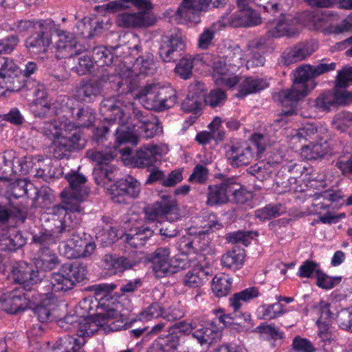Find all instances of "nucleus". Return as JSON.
Returning a JSON list of instances; mask_svg holds the SVG:
<instances>
[{
	"label": "nucleus",
	"instance_id": "obj_13",
	"mask_svg": "<svg viewBox=\"0 0 352 352\" xmlns=\"http://www.w3.org/2000/svg\"><path fill=\"white\" fill-rule=\"evenodd\" d=\"M331 16L332 14L329 11L313 10L302 12L300 19L305 25L316 30L324 31L329 28L330 32L340 34L352 30V14L336 25H329Z\"/></svg>",
	"mask_w": 352,
	"mask_h": 352
},
{
	"label": "nucleus",
	"instance_id": "obj_9",
	"mask_svg": "<svg viewBox=\"0 0 352 352\" xmlns=\"http://www.w3.org/2000/svg\"><path fill=\"white\" fill-rule=\"evenodd\" d=\"M145 216L149 221H164L160 228V234L166 237L177 235L176 228L171 222L179 218V208L176 200L168 195H163L160 199L145 209Z\"/></svg>",
	"mask_w": 352,
	"mask_h": 352
},
{
	"label": "nucleus",
	"instance_id": "obj_16",
	"mask_svg": "<svg viewBox=\"0 0 352 352\" xmlns=\"http://www.w3.org/2000/svg\"><path fill=\"white\" fill-rule=\"evenodd\" d=\"M185 261V258H171L168 248H157L153 258L154 273L159 278L175 274L186 267Z\"/></svg>",
	"mask_w": 352,
	"mask_h": 352
},
{
	"label": "nucleus",
	"instance_id": "obj_64",
	"mask_svg": "<svg viewBox=\"0 0 352 352\" xmlns=\"http://www.w3.org/2000/svg\"><path fill=\"white\" fill-rule=\"evenodd\" d=\"M333 124L336 129L345 131L352 126V113L342 112L337 114L333 118Z\"/></svg>",
	"mask_w": 352,
	"mask_h": 352
},
{
	"label": "nucleus",
	"instance_id": "obj_45",
	"mask_svg": "<svg viewBox=\"0 0 352 352\" xmlns=\"http://www.w3.org/2000/svg\"><path fill=\"white\" fill-rule=\"evenodd\" d=\"M327 141L320 143H310L301 148V155L307 160H316L322 157L329 152Z\"/></svg>",
	"mask_w": 352,
	"mask_h": 352
},
{
	"label": "nucleus",
	"instance_id": "obj_18",
	"mask_svg": "<svg viewBox=\"0 0 352 352\" xmlns=\"http://www.w3.org/2000/svg\"><path fill=\"white\" fill-rule=\"evenodd\" d=\"M43 161L41 155L25 156L22 159H16L15 152L9 150L0 155V170L4 174L8 175L15 171L14 167L18 164L20 170L28 172L30 169H41L40 163Z\"/></svg>",
	"mask_w": 352,
	"mask_h": 352
},
{
	"label": "nucleus",
	"instance_id": "obj_59",
	"mask_svg": "<svg viewBox=\"0 0 352 352\" xmlns=\"http://www.w3.org/2000/svg\"><path fill=\"white\" fill-rule=\"evenodd\" d=\"M320 265L314 261L307 260L300 267L298 276L301 278L317 277L320 272Z\"/></svg>",
	"mask_w": 352,
	"mask_h": 352
},
{
	"label": "nucleus",
	"instance_id": "obj_50",
	"mask_svg": "<svg viewBox=\"0 0 352 352\" xmlns=\"http://www.w3.org/2000/svg\"><path fill=\"white\" fill-rule=\"evenodd\" d=\"M101 86L90 82L82 85L77 90L78 98L85 102L94 101L101 93Z\"/></svg>",
	"mask_w": 352,
	"mask_h": 352
},
{
	"label": "nucleus",
	"instance_id": "obj_34",
	"mask_svg": "<svg viewBox=\"0 0 352 352\" xmlns=\"http://www.w3.org/2000/svg\"><path fill=\"white\" fill-rule=\"evenodd\" d=\"M136 263L133 258L125 256L107 255L104 258L105 268L111 274H122L133 267Z\"/></svg>",
	"mask_w": 352,
	"mask_h": 352
},
{
	"label": "nucleus",
	"instance_id": "obj_6",
	"mask_svg": "<svg viewBox=\"0 0 352 352\" xmlns=\"http://www.w3.org/2000/svg\"><path fill=\"white\" fill-rule=\"evenodd\" d=\"M34 128L46 137L53 139L51 150L56 159H67L72 153L85 146V140L82 133L67 119L37 122Z\"/></svg>",
	"mask_w": 352,
	"mask_h": 352
},
{
	"label": "nucleus",
	"instance_id": "obj_62",
	"mask_svg": "<svg viewBox=\"0 0 352 352\" xmlns=\"http://www.w3.org/2000/svg\"><path fill=\"white\" fill-rule=\"evenodd\" d=\"M119 237L120 236L118 230L108 224H106L103 229L96 232V238L106 244L114 243Z\"/></svg>",
	"mask_w": 352,
	"mask_h": 352
},
{
	"label": "nucleus",
	"instance_id": "obj_7",
	"mask_svg": "<svg viewBox=\"0 0 352 352\" xmlns=\"http://www.w3.org/2000/svg\"><path fill=\"white\" fill-rule=\"evenodd\" d=\"M69 184L68 188L60 192L62 204L54 205L51 208V212L55 215L68 214L81 221L83 208L80 206L89 195V190L85 186L87 179L81 175L74 173L65 176Z\"/></svg>",
	"mask_w": 352,
	"mask_h": 352
},
{
	"label": "nucleus",
	"instance_id": "obj_53",
	"mask_svg": "<svg viewBox=\"0 0 352 352\" xmlns=\"http://www.w3.org/2000/svg\"><path fill=\"white\" fill-rule=\"evenodd\" d=\"M50 20H19L14 22L11 29L17 32H23L30 30H36L43 28L49 23Z\"/></svg>",
	"mask_w": 352,
	"mask_h": 352
},
{
	"label": "nucleus",
	"instance_id": "obj_28",
	"mask_svg": "<svg viewBox=\"0 0 352 352\" xmlns=\"http://www.w3.org/2000/svg\"><path fill=\"white\" fill-rule=\"evenodd\" d=\"M106 10L116 12L135 7L138 12H143L146 17H152L149 12L153 9V3L150 0H115L104 5Z\"/></svg>",
	"mask_w": 352,
	"mask_h": 352
},
{
	"label": "nucleus",
	"instance_id": "obj_56",
	"mask_svg": "<svg viewBox=\"0 0 352 352\" xmlns=\"http://www.w3.org/2000/svg\"><path fill=\"white\" fill-rule=\"evenodd\" d=\"M74 117L76 118V124H74L75 127L80 132V127H87L91 126L95 121L94 111L89 107L78 109Z\"/></svg>",
	"mask_w": 352,
	"mask_h": 352
},
{
	"label": "nucleus",
	"instance_id": "obj_43",
	"mask_svg": "<svg viewBox=\"0 0 352 352\" xmlns=\"http://www.w3.org/2000/svg\"><path fill=\"white\" fill-rule=\"evenodd\" d=\"M245 252L241 249H234L225 253L221 259L223 267L232 270L241 269L243 265Z\"/></svg>",
	"mask_w": 352,
	"mask_h": 352
},
{
	"label": "nucleus",
	"instance_id": "obj_1",
	"mask_svg": "<svg viewBox=\"0 0 352 352\" xmlns=\"http://www.w3.org/2000/svg\"><path fill=\"white\" fill-rule=\"evenodd\" d=\"M168 151V148L166 145L148 144L142 146L133 155H131L132 150L129 147L119 150L116 147L90 150L87 151V155L97 163L94 170L96 182L107 189L114 202L122 204L139 195L140 183L134 177L129 176L108 186V183L114 179L118 171L116 166L110 164L118 153H121L123 161L131 160V163L134 166L144 168L154 166L159 158Z\"/></svg>",
	"mask_w": 352,
	"mask_h": 352
},
{
	"label": "nucleus",
	"instance_id": "obj_40",
	"mask_svg": "<svg viewBox=\"0 0 352 352\" xmlns=\"http://www.w3.org/2000/svg\"><path fill=\"white\" fill-rule=\"evenodd\" d=\"M261 296V292L258 287H250L239 292L235 293L230 298V305L233 310L240 309L245 303L250 302Z\"/></svg>",
	"mask_w": 352,
	"mask_h": 352
},
{
	"label": "nucleus",
	"instance_id": "obj_38",
	"mask_svg": "<svg viewBox=\"0 0 352 352\" xmlns=\"http://www.w3.org/2000/svg\"><path fill=\"white\" fill-rule=\"evenodd\" d=\"M74 228L69 232L63 233L67 238L66 241L60 243L58 249L60 253L69 259L78 258V235L74 231Z\"/></svg>",
	"mask_w": 352,
	"mask_h": 352
},
{
	"label": "nucleus",
	"instance_id": "obj_17",
	"mask_svg": "<svg viewBox=\"0 0 352 352\" xmlns=\"http://www.w3.org/2000/svg\"><path fill=\"white\" fill-rule=\"evenodd\" d=\"M23 87V80L19 67L12 60L0 56V88L3 93L18 91Z\"/></svg>",
	"mask_w": 352,
	"mask_h": 352
},
{
	"label": "nucleus",
	"instance_id": "obj_29",
	"mask_svg": "<svg viewBox=\"0 0 352 352\" xmlns=\"http://www.w3.org/2000/svg\"><path fill=\"white\" fill-rule=\"evenodd\" d=\"M281 160V156L275 155L272 159L269 157L267 161L262 160L251 166L248 168V173L254 175L258 180H265L271 177Z\"/></svg>",
	"mask_w": 352,
	"mask_h": 352
},
{
	"label": "nucleus",
	"instance_id": "obj_57",
	"mask_svg": "<svg viewBox=\"0 0 352 352\" xmlns=\"http://www.w3.org/2000/svg\"><path fill=\"white\" fill-rule=\"evenodd\" d=\"M285 212L284 207L280 205H268L255 211V215L262 221L276 217Z\"/></svg>",
	"mask_w": 352,
	"mask_h": 352
},
{
	"label": "nucleus",
	"instance_id": "obj_14",
	"mask_svg": "<svg viewBox=\"0 0 352 352\" xmlns=\"http://www.w3.org/2000/svg\"><path fill=\"white\" fill-rule=\"evenodd\" d=\"M26 87L28 90L27 95L32 97L30 99V109L35 116L45 118L58 113L57 106L49 98L43 85L34 81L28 84Z\"/></svg>",
	"mask_w": 352,
	"mask_h": 352
},
{
	"label": "nucleus",
	"instance_id": "obj_10",
	"mask_svg": "<svg viewBox=\"0 0 352 352\" xmlns=\"http://www.w3.org/2000/svg\"><path fill=\"white\" fill-rule=\"evenodd\" d=\"M252 146L241 142H232L226 151V156L232 166L239 167L250 164L254 157H261L265 149L267 138L263 135L255 133L252 136Z\"/></svg>",
	"mask_w": 352,
	"mask_h": 352
},
{
	"label": "nucleus",
	"instance_id": "obj_51",
	"mask_svg": "<svg viewBox=\"0 0 352 352\" xmlns=\"http://www.w3.org/2000/svg\"><path fill=\"white\" fill-rule=\"evenodd\" d=\"M115 48L109 49L105 46H98L94 48L92 52L93 60L100 67L109 65L113 61V51Z\"/></svg>",
	"mask_w": 352,
	"mask_h": 352
},
{
	"label": "nucleus",
	"instance_id": "obj_5",
	"mask_svg": "<svg viewBox=\"0 0 352 352\" xmlns=\"http://www.w3.org/2000/svg\"><path fill=\"white\" fill-rule=\"evenodd\" d=\"M133 72L126 71L121 76L118 81V87L121 93L128 96L126 101L138 99L143 102L146 109L163 111L175 105L177 101L175 90L170 87L160 86L159 84H148L144 88H140L138 79ZM135 107V104H133Z\"/></svg>",
	"mask_w": 352,
	"mask_h": 352
},
{
	"label": "nucleus",
	"instance_id": "obj_23",
	"mask_svg": "<svg viewBox=\"0 0 352 352\" xmlns=\"http://www.w3.org/2000/svg\"><path fill=\"white\" fill-rule=\"evenodd\" d=\"M52 26H54L52 21L41 29L36 30V32L30 35L25 41V46L30 53L40 54L47 52L48 47L52 43V38L48 31L52 32Z\"/></svg>",
	"mask_w": 352,
	"mask_h": 352
},
{
	"label": "nucleus",
	"instance_id": "obj_47",
	"mask_svg": "<svg viewBox=\"0 0 352 352\" xmlns=\"http://www.w3.org/2000/svg\"><path fill=\"white\" fill-rule=\"evenodd\" d=\"M78 29L85 37L91 38L98 35L102 29V22L97 18L85 17L78 23Z\"/></svg>",
	"mask_w": 352,
	"mask_h": 352
},
{
	"label": "nucleus",
	"instance_id": "obj_4",
	"mask_svg": "<svg viewBox=\"0 0 352 352\" xmlns=\"http://www.w3.org/2000/svg\"><path fill=\"white\" fill-rule=\"evenodd\" d=\"M120 314L113 308L101 309L95 316L80 318L76 324L75 335L60 337L52 346L54 352H83L82 346L87 337L94 335L103 326H109L111 330H118L122 325Z\"/></svg>",
	"mask_w": 352,
	"mask_h": 352
},
{
	"label": "nucleus",
	"instance_id": "obj_55",
	"mask_svg": "<svg viewBox=\"0 0 352 352\" xmlns=\"http://www.w3.org/2000/svg\"><path fill=\"white\" fill-rule=\"evenodd\" d=\"M54 307V305L49 298L43 300L33 311L38 321L45 322L52 320Z\"/></svg>",
	"mask_w": 352,
	"mask_h": 352
},
{
	"label": "nucleus",
	"instance_id": "obj_60",
	"mask_svg": "<svg viewBox=\"0 0 352 352\" xmlns=\"http://www.w3.org/2000/svg\"><path fill=\"white\" fill-rule=\"evenodd\" d=\"M226 92L221 89H214L205 96L204 102L212 107L222 105L226 100Z\"/></svg>",
	"mask_w": 352,
	"mask_h": 352
},
{
	"label": "nucleus",
	"instance_id": "obj_15",
	"mask_svg": "<svg viewBox=\"0 0 352 352\" xmlns=\"http://www.w3.org/2000/svg\"><path fill=\"white\" fill-rule=\"evenodd\" d=\"M225 2L226 0H183L177 9V15L182 23L196 24L200 21V13L206 12L210 4L218 8Z\"/></svg>",
	"mask_w": 352,
	"mask_h": 352
},
{
	"label": "nucleus",
	"instance_id": "obj_48",
	"mask_svg": "<svg viewBox=\"0 0 352 352\" xmlns=\"http://www.w3.org/2000/svg\"><path fill=\"white\" fill-rule=\"evenodd\" d=\"M220 322L224 326H230L232 324L239 325H252L251 315L248 312H241L239 310H233L232 314H224L219 318Z\"/></svg>",
	"mask_w": 352,
	"mask_h": 352
},
{
	"label": "nucleus",
	"instance_id": "obj_26",
	"mask_svg": "<svg viewBox=\"0 0 352 352\" xmlns=\"http://www.w3.org/2000/svg\"><path fill=\"white\" fill-rule=\"evenodd\" d=\"M154 17H146L143 12H124L116 17V24L121 28H144L151 26L155 23Z\"/></svg>",
	"mask_w": 352,
	"mask_h": 352
},
{
	"label": "nucleus",
	"instance_id": "obj_8",
	"mask_svg": "<svg viewBox=\"0 0 352 352\" xmlns=\"http://www.w3.org/2000/svg\"><path fill=\"white\" fill-rule=\"evenodd\" d=\"M253 2L259 7H263L268 12H276L278 10V3L276 0H238V9L228 10L220 18L219 23L221 26L250 27L261 23V18L252 8L248 6Z\"/></svg>",
	"mask_w": 352,
	"mask_h": 352
},
{
	"label": "nucleus",
	"instance_id": "obj_44",
	"mask_svg": "<svg viewBox=\"0 0 352 352\" xmlns=\"http://www.w3.org/2000/svg\"><path fill=\"white\" fill-rule=\"evenodd\" d=\"M287 310L279 302L263 304L256 309V316L261 320H272L281 316Z\"/></svg>",
	"mask_w": 352,
	"mask_h": 352
},
{
	"label": "nucleus",
	"instance_id": "obj_36",
	"mask_svg": "<svg viewBox=\"0 0 352 352\" xmlns=\"http://www.w3.org/2000/svg\"><path fill=\"white\" fill-rule=\"evenodd\" d=\"M192 335L201 346H207L220 340L221 336L218 327L212 323L200 328L197 327Z\"/></svg>",
	"mask_w": 352,
	"mask_h": 352
},
{
	"label": "nucleus",
	"instance_id": "obj_52",
	"mask_svg": "<svg viewBox=\"0 0 352 352\" xmlns=\"http://www.w3.org/2000/svg\"><path fill=\"white\" fill-rule=\"evenodd\" d=\"M197 85H190L189 87V94L183 101L182 108L184 111L188 112H194L195 114L198 113L201 108V98L196 94H190L195 89Z\"/></svg>",
	"mask_w": 352,
	"mask_h": 352
},
{
	"label": "nucleus",
	"instance_id": "obj_41",
	"mask_svg": "<svg viewBox=\"0 0 352 352\" xmlns=\"http://www.w3.org/2000/svg\"><path fill=\"white\" fill-rule=\"evenodd\" d=\"M60 263L56 254L50 248L41 249L34 264L37 269L43 271H50L56 268Z\"/></svg>",
	"mask_w": 352,
	"mask_h": 352
},
{
	"label": "nucleus",
	"instance_id": "obj_27",
	"mask_svg": "<svg viewBox=\"0 0 352 352\" xmlns=\"http://www.w3.org/2000/svg\"><path fill=\"white\" fill-rule=\"evenodd\" d=\"M12 273L15 281L28 289L30 286L38 283L43 278V275L38 270H34L32 265L25 263L14 267Z\"/></svg>",
	"mask_w": 352,
	"mask_h": 352
},
{
	"label": "nucleus",
	"instance_id": "obj_33",
	"mask_svg": "<svg viewBox=\"0 0 352 352\" xmlns=\"http://www.w3.org/2000/svg\"><path fill=\"white\" fill-rule=\"evenodd\" d=\"M155 69L156 65L152 56H148L146 58H137L135 64L133 65V69L125 67V66L121 69L120 72L119 81L121 80V76H122L124 73L126 72V71H131L133 72V76L135 77L140 82L138 76L141 74L152 75L155 73Z\"/></svg>",
	"mask_w": 352,
	"mask_h": 352
},
{
	"label": "nucleus",
	"instance_id": "obj_20",
	"mask_svg": "<svg viewBox=\"0 0 352 352\" xmlns=\"http://www.w3.org/2000/svg\"><path fill=\"white\" fill-rule=\"evenodd\" d=\"M341 198L340 193L334 190L316 193L311 198V205L303 213L305 215H318L320 217L338 208L336 203Z\"/></svg>",
	"mask_w": 352,
	"mask_h": 352
},
{
	"label": "nucleus",
	"instance_id": "obj_37",
	"mask_svg": "<svg viewBox=\"0 0 352 352\" xmlns=\"http://www.w3.org/2000/svg\"><path fill=\"white\" fill-rule=\"evenodd\" d=\"M193 258H190L192 260ZM190 266L192 268L186 273L184 283V285L190 287H199L208 280L209 273L201 265L195 262L190 261Z\"/></svg>",
	"mask_w": 352,
	"mask_h": 352
},
{
	"label": "nucleus",
	"instance_id": "obj_61",
	"mask_svg": "<svg viewBox=\"0 0 352 352\" xmlns=\"http://www.w3.org/2000/svg\"><path fill=\"white\" fill-rule=\"evenodd\" d=\"M319 328L318 336L320 338L318 341L319 346L324 351H329L331 349V345L334 342L331 332L329 331V326H318Z\"/></svg>",
	"mask_w": 352,
	"mask_h": 352
},
{
	"label": "nucleus",
	"instance_id": "obj_12",
	"mask_svg": "<svg viewBox=\"0 0 352 352\" xmlns=\"http://www.w3.org/2000/svg\"><path fill=\"white\" fill-rule=\"evenodd\" d=\"M87 272V267L82 263H65L58 272L51 274L47 286L52 292L70 290L85 279Z\"/></svg>",
	"mask_w": 352,
	"mask_h": 352
},
{
	"label": "nucleus",
	"instance_id": "obj_42",
	"mask_svg": "<svg viewBox=\"0 0 352 352\" xmlns=\"http://www.w3.org/2000/svg\"><path fill=\"white\" fill-rule=\"evenodd\" d=\"M201 238V232L199 236L188 234L182 236L177 243L179 251L182 254L188 255L202 250L207 243L200 245Z\"/></svg>",
	"mask_w": 352,
	"mask_h": 352
},
{
	"label": "nucleus",
	"instance_id": "obj_54",
	"mask_svg": "<svg viewBox=\"0 0 352 352\" xmlns=\"http://www.w3.org/2000/svg\"><path fill=\"white\" fill-rule=\"evenodd\" d=\"M179 336L170 333L165 338H158L155 341L156 348L162 352H174L179 345Z\"/></svg>",
	"mask_w": 352,
	"mask_h": 352
},
{
	"label": "nucleus",
	"instance_id": "obj_2",
	"mask_svg": "<svg viewBox=\"0 0 352 352\" xmlns=\"http://www.w3.org/2000/svg\"><path fill=\"white\" fill-rule=\"evenodd\" d=\"M119 76L120 73L115 76L111 75L109 69H104L98 80L94 82L101 86V90L105 83L116 82L118 95L104 98L100 104V111L104 120L118 124L116 131V142L137 145L139 136L151 138L160 133L162 128L153 113L146 110L140 111L133 107L131 101H126L128 96L119 90Z\"/></svg>",
	"mask_w": 352,
	"mask_h": 352
},
{
	"label": "nucleus",
	"instance_id": "obj_58",
	"mask_svg": "<svg viewBox=\"0 0 352 352\" xmlns=\"http://www.w3.org/2000/svg\"><path fill=\"white\" fill-rule=\"evenodd\" d=\"M163 309L161 305L155 302L143 309L138 315L139 320L142 322H148L159 317H162Z\"/></svg>",
	"mask_w": 352,
	"mask_h": 352
},
{
	"label": "nucleus",
	"instance_id": "obj_21",
	"mask_svg": "<svg viewBox=\"0 0 352 352\" xmlns=\"http://www.w3.org/2000/svg\"><path fill=\"white\" fill-rule=\"evenodd\" d=\"M57 39L54 43L55 54L58 58H66L80 54L78 42L74 34L52 26Z\"/></svg>",
	"mask_w": 352,
	"mask_h": 352
},
{
	"label": "nucleus",
	"instance_id": "obj_46",
	"mask_svg": "<svg viewBox=\"0 0 352 352\" xmlns=\"http://www.w3.org/2000/svg\"><path fill=\"white\" fill-rule=\"evenodd\" d=\"M230 200L243 204L252 198V193L247 190L235 179H230L228 187Z\"/></svg>",
	"mask_w": 352,
	"mask_h": 352
},
{
	"label": "nucleus",
	"instance_id": "obj_63",
	"mask_svg": "<svg viewBox=\"0 0 352 352\" xmlns=\"http://www.w3.org/2000/svg\"><path fill=\"white\" fill-rule=\"evenodd\" d=\"M292 346L295 352H316V351L310 340L299 336L293 339Z\"/></svg>",
	"mask_w": 352,
	"mask_h": 352
},
{
	"label": "nucleus",
	"instance_id": "obj_22",
	"mask_svg": "<svg viewBox=\"0 0 352 352\" xmlns=\"http://www.w3.org/2000/svg\"><path fill=\"white\" fill-rule=\"evenodd\" d=\"M342 88L336 85L332 90L321 94L316 99V107L322 111H329L339 105L352 103V92Z\"/></svg>",
	"mask_w": 352,
	"mask_h": 352
},
{
	"label": "nucleus",
	"instance_id": "obj_19",
	"mask_svg": "<svg viewBox=\"0 0 352 352\" xmlns=\"http://www.w3.org/2000/svg\"><path fill=\"white\" fill-rule=\"evenodd\" d=\"M300 31L299 19L291 15H282L266 24L265 36L268 38L295 36Z\"/></svg>",
	"mask_w": 352,
	"mask_h": 352
},
{
	"label": "nucleus",
	"instance_id": "obj_32",
	"mask_svg": "<svg viewBox=\"0 0 352 352\" xmlns=\"http://www.w3.org/2000/svg\"><path fill=\"white\" fill-rule=\"evenodd\" d=\"M229 184L230 179L219 185H210L208 188L207 205L212 206L228 202L230 200Z\"/></svg>",
	"mask_w": 352,
	"mask_h": 352
},
{
	"label": "nucleus",
	"instance_id": "obj_25",
	"mask_svg": "<svg viewBox=\"0 0 352 352\" xmlns=\"http://www.w3.org/2000/svg\"><path fill=\"white\" fill-rule=\"evenodd\" d=\"M184 47V41L179 34H171L163 39L160 56L164 62L175 61Z\"/></svg>",
	"mask_w": 352,
	"mask_h": 352
},
{
	"label": "nucleus",
	"instance_id": "obj_35",
	"mask_svg": "<svg viewBox=\"0 0 352 352\" xmlns=\"http://www.w3.org/2000/svg\"><path fill=\"white\" fill-rule=\"evenodd\" d=\"M25 244V239L15 228H10L0 237V250L14 251Z\"/></svg>",
	"mask_w": 352,
	"mask_h": 352
},
{
	"label": "nucleus",
	"instance_id": "obj_31",
	"mask_svg": "<svg viewBox=\"0 0 352 352\" xmlns=\"http://www.w3.org/2000/svg\"><path fill=\"white\" fill-rule=\"evenodd\" d=\"M238 98L245 96L248 94L256 93L268 87L266 80L254 77L240 78L237 77Z\"/></svg>",
	"mask_w": 352,
	"mask_h": 352
},
{
	"label": "nucleus",
	"instance_id": "obj_30",
	"mask_svg": "<svg viewBox=\"0 0 352 352\" xmlns=\"http://www.w3.org/2000/svg\"><path fill=\"white\" fill-rule=\"evenodd\" d=\"M212 77L217 85H223L230 88L236 85L237 76L229 73L225 60H218L214 63Z\"/></svg>",
	"mask_w": 352,
	"mask_h": 352
},
{
	"label": "nucleus",
	"instance_id": "obj_24",
	"mask_svg": "<svg viewBox=\"0 0 352 352\" xmlns=\"http://www.w3.org/2000/svg\"><path fill=\"white\" fill-rule=\"evenodd\" d=\"M28 302V298L23 292V289L16 288L0 298V307L6 313L15 314L25 309Z\"/></svg>",
	"mask_w": 352,
	"mask_h": 352
},
{
	"label": "nucleus",
	"instance_id": "obj_3",
	"mask_svg": "<svg viewBox=\"0 0 352 352\" xmlns=\"http://www.w3.org/2000/svg\"><path fill=\"white\" fill-rule=\"evenodd\" d=\"M335 69V63H327L324 61L317 65H304L298 67L294 73L292 87L280 91L274 96L275 100L287 109L282 110V118L276 120L275 124L283 122L284 117L294 113L297 102L307 96L310 90L315 87L314 78Z\"/></svg>",
	"mask_w": 352,
	"mask_h": 352
},
{
	"label": "nucleus",
	"instance_id": "obj_11",
	"mask_svg": "<svg viewBox=\"0 0 352 352\" xmlns=\"http://www.w3.org/2000/svg\"><path fill=\"white\" fill-rule=\"evenodd\" d=\"M49 214H52L54 227L50 230H44L32 236L33 242L39 245L41 249L49 248V246L55 244L63 236V233L69 232L75 228L80 222L76 217H73L68 214L55 215L51 212L49 208Z\"/></svg>",
	"mask_w": 352,
	"mask_h": 352
},
{
	"label": "nucleus",
	"instance_id": "obj_49",
	"mask_svg": "<svg viewBox=\"0 0 352 352\" xmlns=\"http://www.w3.org/2000/svg\"><path fill=\"white\" fill-rule=\"evenodd\" d=\"M232 283L229 275L223 273L217 274L212 279V292L218 297L225 296L230 292Z\"/></svg>",
	"mask_w": 352,
	"mask_h": 352
},
{
	"label": "nucleus",
	"instance_id": "obj_39",
	"mask_svg": "<svg viewBox=\"0 0 352 352\" xmlns=\"http://www.w3.org/2000/svg\"><path fill=\"white\" fill-rule=\"evenodd\" d=\"M153 231L148 227H134L131 228L124 234V240L133 248H138L144 245L146 241L149 239Z\"/></svg>",
	"mask_w": 352,
	"mask_h": 352
}]
</instances>
